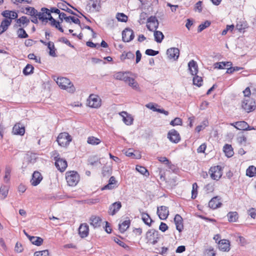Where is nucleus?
<instances>
[{
  "label": "nucleus",
  "mask_w": 256,
  "mask_h": 256,
  "mask_svg": "<svg viewBox=\"0 0 256 256\" xmlns=\"http://www.w3.org/2000/svg\"><path fill=\"white\" fill-rule=\"evenodd\" d=\"M56 84L62 89L68 92L72 93L75 91V88L70 80L66 78H58L56 80Z\"/></svg>",
  "instance_id": "f257e3e1"
},
{
  "label": "nucleus",
  "mask_w": 256,
  "mask_h": 256,
  "mask_svg": "<svg viewBox=\"0 0 256 256\" xmlns=\"http://www.w3.org/2000/svg\"><path fill=\"white\" fill-rule=\"evenodd\" d=\"M160 238V236L158 231L154 229L149 230L146 234V239L147 240L146 243L152 245L156 244Z\"/></svg>",
  "instance_id": "f03ea898"
},
{
  "label": "nucleus",
  "mask_w": 256,
  "mask_h": 256,
  "mask_svg": "<svg viewBox=\"0 0 256 256\" xmlns=\"http://www.w3.org/2000/svg\"><path fill=\"white\" fill-rule=\"evenodd\" d=\"M66 178L68 185L72 186H76L80 180L78 174L74 171L67 172Z\"/></svg>",
  "instance_id": "7ed1b4c3"
},
{
  "label": "nucleus",
  "mask_w": 256,
  "mask_h": 256,
  "mask_svg": "<svg viewBox=\"0 0 256 256\" xmlns=\"http://www.w3.org/2000/svg\"><path fill=\"white\" fill-rule=\"evenodd\" d=\"M56 140L60 146H66L72 141V138L68 132H62L58 136Z\"/></svg>",
  "instance_id": "20e7f679"
},
{
  "label": "nucleus",
  "mask_w": 256,
  "mask_h": 256,
  "mask_svg": "<svg viewBox=\"0 0 256 256\" xmlns=\"http://www.w3.org/2000/svg\"><path fill=\"white\" fill-rule=\"evenodd\" d=\"M222 168L220 166L211 167L209 170L210 178L214 180H219L222 175Z\"/></svg>",
  "instance_id": "39448f33"
},
{
  "label": "nucleus",
  "mask_w": 256,
  "mask_h": 256,
  "mask_svg": "<svg viewBox=\"0 0 256 256\" xmlns=\"http://www.w3.org/2000/svg\"><path fill=\"white\" fill-rule=\"evenodd\" d=\"M87 102L88 105L92 108H98L101 106V99L97 95L90 94Z\"/></svg>",
  "instance_id": "423d86ee"
},
{
  "label": "nucleus",
  "mask_w": 256,
  "mask_h": 256,
  "mask_svg": "<svg viewBox=\"0 0 256 256\" xmlns=\"http://www.w3.org/2000/svg\"><path fill=\"white\" fill-rule=\"evenodd\" d=\"M242 106L247 112H250L255 110V102L252 99L248 98L243 100Z\"/></svg>",
  "instance_id": "0eeeda50"
},
{
  "label": "nucleus",
  "mask_w": 256,
  "mask_h": 256,
  "mask_svg": "<svg viewBox=\"0 0 256 256\" xmlns=\"http://www.w3.org/2000/svg\"><path fill=\"white\" fill-rule=\"evenodd\" d=\"M100 0H90L86 9L89 12H98L100 8Z\"/></svg>",
  "instance_id": "6e6552de"
},
{
  "label": "nucleus",
  "mask_w": 256,
  "mask_h": 256,
  "mask_svg": "<svg viewBox=\"0 0 256 256\" xmlns=\"http://www.w3.org/2000/svg\"><path fill=\"white\" fill-rule=\"evenodd\" d=\"M37 158L38 156L36 154L32 152L28 153L24 157V162H23L22 167L26 168L28 164H34L36 162Z\"/></svg>",
  "instance_id": "1a4fd4ad"
},
{
  "label": "nucleus",
  "mask_w": 256,
  "mask_h": 256,
  "mask_svg": "<svg viewBox=\"0 0 256 256\" xmlns=\"http://www.w3.org/2000/svg\"><path fill=\"white\" fill-rule=\"evenodd\" d=\"M146 27L150 31H154V30H156L159 26V22L155 16H151L147 20Z\"/></svg>",
  "instance_id": "9d476101"
},
{
  "label": "nucleus",
  "mask_w": 256,
  "mask_h": 256,
  "mask_svg": "<svg viewBox=\"0 0 256 256\" xmlns=\"http://www.w3.org/2000/svg\"><path fill=\"white\" fill-rule=\"evenodd\" d=\"M134 37V31L130 28H126L122 32V39L124 42H130Z\"/></svg>",
  "instance_id": "9b49d317"
},
{
  "label": "nucleus",
  "mask_w": 256,
  "mask_h": 256,
  "mask_svg": "<svg viewBox=\"0 0 256 256\" xmlns=\"http://www.w3.org/2000/svg\"><path fill=\"white\" fill-rule=\"evenodd\" d=\"M168 138L171 142L175 144L178 143L180 140L179 133L174 129H172L168 132Z\"/></svg>",
  "instance_id": "f8f14e48"
},
{
  "label": "nucleus",
  "mask_w": 256,
  "mask_h": 256,
  "mask_svg": "<svg viewBox=\"0 0 256 256\" xmlns=\"http://www.w3.org/2000/svg\"><path fill=\"white\" fill-rule=\"evenodd\" d=\"M54 160H56L55 166L58 170L62 172H64L68 166L66 161L57 156L54 158Z\"/></svg>",
  "instance_id": "ddd939ff"
},
{
  "label": "nucleus",
  "mask_w": 256,
  "mask_h": 256,
  "mask_svg": "<svg viewBox=\"0 0 256 256\" xmlns=\"http://www.w3.org/2000/svg\"><path fill=\"white\" fill-rule=\"evenodd\" d=\"M157 214L160 220H166L169 214L168 208L166 206L158 207Z\"/></svg>",
  "instance_id": "4468645a"
},
{
  "label": "nucleus",
  "mask_w": 256,
  "mask_h": 256,
  "mask_svg": "<svg viewBox=\"0 0 256 256\" xmlns=\"http://www.w3.org/2000/svg\"><path fill=\"white\" fill-rule=\"evenodd\" d=\"M42 178L43 177L40 172L38 171H34L30 181L31 184L33 186H38L41 182Z\"/></svg>",
  "instance_id": "2eb2a0df"
},
{
  "label": "nucleus",
  "mask_w": 256,
  "mask_h": 256,
  "mask_svg": "<svg viewBox=\"0 0 256 256\" xmlns=\"http://www.w3.org/2000/svg\"><path fill=\"white\" fill-rule=\"evenodd\" d=\"M16 24L14 26V28H17L20 27L24 28L26 26L30 23V20L26 16H22L16 20Z\"/></svg>",
  "instance_id": "dca6fc26"
},
{
  "label": "nucleus",
  "mask_w": 256,
  "mask_h": 256,
  "mask_svg": "<svg viewBox=\"0 0 256 256\" xmlns=\"http://www.w3.org/2000/svg\"><path fill=\"white\" fill-rule=\"evenodd\" d=\"M44 14L47 16H50V10L46 8H41V12H38L37 11V14H36V16H37L40 20L46 23L48 22V18L46 17H44Z\"/></svg>",
  "instance_id": "f3484780"
},
{
  "label": "nucleus",
  "mask_w": 256,
  "mask_h": 256,
  "mask_svg": "<svg viewBox=\"0 0 256 256\" xmlns=\"http://www.w3.org/2000/svg\"><path fill=\"white\" fill-rule=\"evenodd\" d=\"M166 54L170 59L176 60L180 55V50L176 48H171L167 50Z\"/></svg>",
  "instance_id": "a211bd4d"
},
{
  "label": "nucleus",
  "mask_w": 256,
  "mask_h": 256,
  "mask_svg": "<svg viewBox=\"0 0 256 256\" xmlns=\"http://www.w3.org/2000/svg\"><path fill=\"white\" fill-rule=\"evenodd\" d=\"M119 114L122 118V120L126 124L130 126L132 124L134 119L127 112L123 111L120 112Z\"/></svg>",
  "instance_id": "6ab92c4d"
},
{
  "label": "nucleus",
  "mask_w": 256,
  "mask_h": 256,
  "mask_svg": "<svg viewBox=\"0 0 256 256\" xmlns=\"http://www.w3.org/2000/svg\"><path fill=\"white\" fill-rule=\"evenodd\" d=\"M89 232V228L87 224L84 223L80 225L78 228V234L80 237L84 238L86 237Z\"/></svg>",
  "instance_id": "aec40b11"
},
{
  "label": "nucleus",
  "mask_w": 256,
  "mask_h": 256,
  "mask_svg": "<svg viewBox=\"0 0 256 256\" xmlns=\"http://www.w3.org/2000/svg\"><path fill=\"white\" fill-rule=\"evenodd\" d=\"M122 208V204L120 202H116L112 204L108 210V214L110 215H114Z\"/></svg>",
  "instance_id": "412c9836"
},
{
  "label": "nucleus",
  "mask_w": 256,
  "mask_h": 256,
  "mask_svg": "<svg viewBox=\"0 0 256 256\" xmlns=\"http://www.w3.org/2000/svg\"><path fill=\"white\" fill-rule=\"evenodd\" d=\"M236 126V129L242 130H254V127H250L245 121H239L235 122Z\"/></svg>",
  "instance_id": "4be33fe9"
},
{
  "label": "nucleus",
  "mask_w": 256,
  "mask_h": 256,
  "mask_svg": "<svg viewBox=\"0 0 256 256\" xmlns=\"http://www.w3.org/2000/svg\"><path fill=\"white\" fill-rule=\"evenodd\" d=\"M218 248L223 252H228L230 250V242L229 240L224 239L219 240Z\"/></svg>",
  "instance_id": "5701e85b"
},
{
  "label": "nucleus",
  "mask_w": 256,
  "mask_h": 256,
  "mask_svg": "<svg viewBox=\"0 0 256 256\" xmlns=\"http://www.w3.org/2000/svg\"><path fill=\"white\" fill-rule=\"evenodd\" d=\"M174 222L176 230L181 232L184 228L182 218L180 214H176L174 216Z\"/></svg>",
  "instance_id": "b1692460"
},
{
  "label": "nucleus",
  "mask_w": 256,
  "mask_h": 256,
  "mask_svg": "<svg viewBox=\"0 0 256 256\" xmlns=\"http://www.w3.org/2000/svg\"><path fill=\"white\" fill-rule=\"evenodd\" d=\"M90 224L96 228H98L101 226L102 220L99 216H92L90 219Z\"/></svg>",
  "instance_id": "393cba45"
},
{
  "label": "nucleus",
  "mask_w": 256,
  "mask_h": 256,
  "mask_svg": "<svg viewBox=\"0 0 256 256\" xmlns=\"http://www.w3.org/2000/svg\"><path fill=\"white\" fill-rule=\"evenodd\" d=\"M188 70L192 75H196L198 72V66L196 62L190 60L188 64Z\"/></svg>",
  "instance_id": "a878e982"
},
{
  "label": "nucleus",
  "mask_w": 256,
  "mask_h": 256,
  "mask_svg": "<svg viewBox=\"0 0 256 256\" xmlns=\"http://www.w3.org/2000/svg\"><path fill=\"white\" fill-rule=\"evenodd\" d=\"M12 132L14 134L23 136L25 132L24 127L20 124H17L13 127Z\"/></svg>",
  "instance_id": "bb28decb"
},
{
  "label": "nucleus",
  "mask_w": 256,
  "mask_h": 256,
  "mask_svg": "<svg viewBox=\"0 0 256 256\" xmlns=\"http://www.w3.org/2000/svg\"><path fill=\"white\" fill-rule=\"evenodd\" d=\"M222 203L220 202V199L218 196L214 197L208 202V206L212 209H216L220 207Z\"/></svg>",
  "instance_id": "cd10ccee"
},
{
  "label": "nucleus",
  "mask_w": 256,
  "mask_h": 256,
  "mask_svg": "<svg viewBox=\"0 0 256 256\" xmlns=\"http://www.w3.org/2000/svg\"><path fill=\"white\" fill-rule=\"evenodd\" d=\"M11 24V20L7 18L3 20L0 25V34L6 31Z\"/></svg>",
  "instance_id": "c85d7f7f"
},
{
  "label": "nucleus",
  "mask_w": 256,
  "mask_h": 256,
  "mask_svg": "<svg viewBox=\"0 0 256 256\" xmlns=\"http://www.w3.org/2000/svg\"><path fill=\"white\" fill-rule=\"evenodd\" d=\"M223 150L226 156H228V158L232 157L234 154L233 148L232 146L230 144H225L224 146Z\"/></svg>",
  "instance_id": "c756f323"
},
{
  "label": "nucleus",
  "mask_w": 256,
  "mask_h": 256,
  "mask_svg": "<svg viewBox=\"0 0 256 256\" xmlns=\"http://www.w3.org/2000/svg\"><path fill=\"white\" fill-rule=\"evenodd\" d=\"M232 64L231 62H218L214 64V68L224 69V67L231 66Z\"/></svg>",
  "instance_id": "7c9ffc66"
},
{
  "label": "nucleus",
  "mask_w": 256,
  "mask_h": 256,
  "mask_svg": "<svg viewBox=\"0 0 256 256\" xmlns=\"http://www.w3.org/2000/svg\"><path fill=\"white\" fill-rule=\"evenodd\" d=\"M125 82L136 90H138V83L132 78L128 76Z\"/></svg>",
  "instance_id": "2f4dec72"
},
{
  "label": "nucleus",
  "mask_w": 256,
  "mask_h": 256,
  "mask_svg": "<svg viewBox=\"0 0 256 256\" xmlns=\"http://www.w3.org/2000/svg\"><path fill=\"white\" fill-rule=\"evenodd\" d=\"M130 224V220H126L123 222L122 224H120L119 230L120 232H124L129 227Z\"/></svg>",
  "instance_id": "473e14b6"
},
{
  "label": "nucleus",
  "mask_w": 256,
  "mask_h": 256,
  "mask_svg": "<svg viewBox=\"0 0 256 256\" xmlns=\"http://www.w3.org/2000/svg\"><path fill=\"white\" fill-rule=\"evenodd\" d=\"M28 238L32 244L38 246L41 245L43 242V239L40 237L28 236Z\"/></svg>",
  "instance_id": "72a5a7b5"
},
{
  "label": "nucleus",
  "mask_w": 256,
  "mask_h": 256,
  "mask_svg": "<svg viewBox=\"0 0 256 256\" xmlns=\"http://www.w3.org/2000/svg\"><path fill=\"white\" fill-rule=\"evenodd\" d=\"M154 32L155 41H156L158 43L162 42L163 39L164 38V35L162 32L158 30H154Z\"/></svg>",
  "instance_id": "f704fd0d"
},
{
  "label": "nucleus",
  "mask_w": 256,
  "mask_h": 256,
  "mask_svg": "<svg viewBox=\"0 0 256 256\" xmlns=\"http://www.w3.org/2000/svg\"><path fill=\"white\" fill-rule=\"evenodd\" d=\"M58 7L64 11H66V12L73 14V15H76V14L71 9L68 8L66 4L64 2H59L58 4Z\"/></svg>",
  "instance_id": "c9c22d12"
},
{
  "label": "nucleus",
  "mask_w": 256,
  "mask_h": 256,
  "mask_svg": "<svg viewBox=\"0 0 256 256\" xmlns=\"http://www.w3.org/2000/svg\"><path fill=\"white\" fill-rule=\"evenodd\" d=\"M227 216L230 222H236L238 219V214L236 212H229Z\"/></svg>",
  "instance_id": "e433bc0d"
},
{
  "label": "nucleus",
  "mask_w": 256,
  "mask_h": 256,
  "mask_svg": "<svg viewBox=\"0 0 256 256\" xmlns=\"http://www.w3.org/2000/svg\"><path fill=\"white\" fill-rule=\"evenodd\" d=\"M142 220L144 224L148 226H150L153 220L150 218V216L147 213H142Z\"/></svg>",
  "instance_id": "4c0bfd02"
},
{
  "label": "nucleus",
  "mask_w": 256,
  "mask_h": 256,
  "mask_svg": "<svg viewBox=\"0 0 256 256\" xmlns=\"http://www.w3.org/2000/svg\"><path fill=\"white\" fill-rule=\"evenodd\" d=\"M8 187L6 186H2L0 188V198L4 199L8 196Z\"/></svg>",
  "instance_id": "58836bf2"
},
{
  "label": "nucleus",
  "mask_w": 256,
  "mask_h": 256,
  "mask_svg": "<svg viewBox=\"0 0 256 256\" xmlns=\"http://www.w3.org/2000/svg\"><path fill=\"white\" fill-rule=\"evenodd\" d=\"M101 142L100 140L94 136H89L88 138L87 142L92 145H98Z\"/></svg>",
  "instance_id": "ea45409f"
},
{
  "label": "nucleus",
  "mask_w": 256,
  "mask_h": 256,
  "mask_svg": "<svg viewBox=\"0 0 256 256\" xmlns=\"http://www.w3.org/2000/svg\"><path fill=\"white\" fill-rule=\"evenodd\" d=\"M114 76L116 79L124 80L125 82L128 76L126 73L118 72L114 74Z\"/></svg>",
  "instance_id": "a19ab883"
},
{
  "label": "nucleus",
  "mask_w": 256,
  "mask_h": 256,
  "mask_svg": "<svg viewBox=\"0 0 256 256\" xmlns=\"http://www.w3.org/2000/svg\"><path fill=\"white\" fill-rule=\"evenodd\" d=\"M16 34L18 38H25L28 37V34L23 28H19L16 31Z\"/></svg>",
  "instance_id": "79ce46f5"
},
{
  "label": "nucleus",
  "mask_w": 256,
  "mask_h": 256,
  "mask_svg": "<svg viewBox=\"0 0 256 256\" xmlns=\"http://www.w3.org/2000/svg\"><path fill=\"white\" fill-rule=\"evenodd\" d=\"M48 48L50 50L49 54L52 56H56V48L53 42H48Z\"/></svg>",
  "instance_id": "37998d69"
},
{
  "label": "nucleus",
  "mask_w": 256,
  "mask_h": 256,
  "mask_svg": "<svg viewBox=\"0 0 256 256\" xmlns=\"http://www.w3.org/2000/svg\"><path fill=\"white\" fill-rule=\"evenodd\" d=\"M246 174L250 178L254 176L256 174V168L254 166H250L246 170Z\"/></svg>",
  "instance_id": "c03bdc74"
},
{
  "label": "nucleus",
  "mask_w": 256,
  "mask_h": 256,
  "mask_svg": "<svg viewBox=\"0 0 256 256\" xmlns=\"http://www.w3.org/2000/svg\"><path fill=\"white\" fill-rule=\"evenodd\" d=\"M194 76L193 78L194 84L196 85L198 87L202 86L203 81L202 78L197 76L196 74Z\"/></svg>",
  "instance_id": "a18cd8bd"
},
{
  "label": "nucleus",
  "mask_w": 256,
  "mask_h": 256,
  "mask_svg": "<svg viewBox=\"0 0 256 256\" xmlns=\"http://www.w3.org/2000/svg\"><path fill=\"white\" fill-rule=\"evenodd\" d=\"M34 67L30 64H28L23 70V73L24 75L28 76L33 72Z\"/></svg>",
  "instance_id": "49530a36"
},
{
  "label": "nucleus",
  "mask_w": 256,
  "mask_h": 256,
  "mask_svg": "<svg viewBox=\"0 0 256 256\" xmlns=\"http://www.w3.org/2000/svg\"><path fill=\"white\" fill-rule=\"evenodd\" d=\"M136 170L143 175L146 176H149V172L144 166H136Z\"/></svg>",
  "instance_id": "de8ad7c7"
},
{
  "label": "nucleus",
  "mask_w": 256,
  "mask_h": 256,
  "mask_svg": "<svg viewBox=\"0 0 256 256\" xmlns=\"http://www.w3.org/2000/svg\"><path fill=\"white\" fill-rule=\"evenodd\" d=\"M88 162L90 165L92 166L97 165L98 164H100V162L99 161L98 158L96 156L90 158Z\"/></svg>",
  "instance_id": "09e8293b"
},
{
  "label": "nucleus",
  "mask_w": 256,
  "mask_h": 256,
  "mask_svg": "<svg viewBox=\"0 0 256 256\" xmlns=\"http://www.w3.org/2000/svg\"><path fill=\"white\" fill-rule=\"evenodd\" d=\"M210 22L208 20H206L204 23L200 24V25H199L198 28V32H202L204 30L208 27L210 26Z\"/></svg>",
  "instance_id": "8fccbe9b"
},
{
  "label": "nucleus",
  "mask_w": 256,
  "mask_h": 256,
  "mask_svg": "<svg viewBox=\"0 0 256 256\" xmlns=\"http://www.w3.org/2000/svg\"><path fill=\"white\" fill-rule=\"evenodd\" d=\"M116 18L118 21L121 22H126L128 19V16L124 13H118Z\"/></svg>",
  "instance_id": "3c124183"
},
{
  "label": "nucleus",
  "mask_w": 256,
  "mask_h": 256,
  "mask_svg": "<svg viewBox=\"0 0 256 256\" xmlns=\"http://www.w3.org/2000/svg\"><path fill=\"white\" fill-rule=\"evenodd\" d=\"M182 120L180 118H176L170 122V124L172 126L182 125Z\"/></svg>",
  "instance_id": "603ef678"
},
{
  "label": "nucleus",
  "mask_w": 256,
  "mask_h": 256,
  "mask_svg": "<svg viewBox=\"0 0 256 256\" xmlns=\"http://www.w3.org/2000/svg\"><path fill=\"white\" fill-rule=\"evenodd\" d=\"M198 188V186L196 182H194L192 184V199L196 198L197 196Z\"/></svg>",
  "instance_id": "864d4df0"
},
{
  "label": "nucleus",
  "mask_w": 256,
  "mask_h": 256,
  "mask_svg": "<svg viewBox=\"0 0 256 256\" xmlns=\"http://www.w3.org/2000/svg\"><path fill=\"white\" fill-rule=\"evenodd\" d=\"M26 14H30L31 16H36V14H37V10H36L34 8L32 7H27L26 8Z\"/></svg>",
  "instance_id": "5fc2aeb1"
},
{
  "label": "nucleus",
  "mask_w": 256,
  "mask_h": 256,
  "mask_svg": "<svg viewBox=\"0 0 256 256\" xmlns=\"http://www.w3.org/2000/svg\"><path fill=\"white\" fill-rule=\"evenodd\" d=\"M34 256H49V252L47 250L36 252H34Z\"/></svg>",
  "instance_id": "6e6d98bb"
},
{
  "label": "nucleus",
  "mask_w": 256,
  "mask_h": 256,
  "mask_svg": "<svg viewBox=\"0 0 256 256\" xmlns=\"http://www.w3.org/2000/svg\"><path fill=\"white\" fill-rule=\"evenodd\" d=\"M112 172V168L109 166H104L102 170V174L104 176H109Z\"/></svg>",
  "instance_id": "4d7b16f0"
},
{
  "label": "nucleus",
  "mask_w": 256,
  "mask_h": 256,
  "mask_svg": "<svg viewBox=\"0 0 256 256\" xmlns=\"http://www.w3.org/2000/svg\"><path fill=\"white\" fill-rule=\"evenodd\" d=\"M158 160L162 163H163L166 165L167 166H170L171 162L169 161V160L166 157H158Z\"/></svg>",
  "instance_id": "13d9d810"
},
{
  "label": "nucleus",
  "mask_w": 256,
  "mask_h": 256,
  "mask_svg": "<svg viewBox=\"0 0 256 256\" xmlns=\"http://www.w3.org/2000/svg\"><path fill=\"white\" fill-rule=\"evenodd\" d=\"M146 54L150 56H154L159 53L158 51L154 50L152 49H147L145 52Z\"/></svg>",
  "instance_id": "bf43d9fd"
},
{
  "label": "nucleus",
  "mask_w": 256,
  "mask_h": 256,
  "mask_svg": "<svg viewBox=\"0 0 256 256\" xmlns=\"http://www.w3.org/2000/svg\"><path fill=\"white\" fill-rule=\"evenodd\" d=\"M202 2L201 1H198L196 3L194 6V10H198L199 12H202Z\"/></svg>",
  "instance_id": "052dcab7"
},
{
  "label": "nucleus",
  "mask_w": 256,
  "mask_h": 256,
  "mask_svg": "<svg viewBox=\"0 0 256 256\" xmlns=\"http://www.w3.org/2000/svg\"><path fill=\"white\" fill-rule=\"evenodd\" d=\"M206 148V145L205 143L202 144L197 149L198 153H203L204 152Z\"/></svg>",
  "instance_id": "680f3d73"
},
{
  "label": "nucleus",
  "mask_w": 256,
  "mask_h": 256,
  "mask_svg": "<svg viewBox=\"0 0 256 256\" xmlns=\"http://www.w3.org/2000/svg\"><path fill=\"white\" fill-rule=\"evenodd\" d=\"M205 190L208 192H212L214 190V185L212 184H208L205 186Z\"/></svg>",
  "instance_id": "e2e57ef3"
},
{
  "label": "nucleus",
  "mask_w": 256,
  "mask_h": 256,
  "mask_svg": "<svg viewBox=\"0 0 256 256\" xmlns=\"http://www.w3.org/2000/svg\"><path fill=\"white\" fill-rule=\"evenodd\" d=\"M48 16V17L47 18L48 20H49L50 21V24L52 26H54L58 23L59 22H58L56 21V20L51 15Z\"/></svg>",
  "instance_id": "0e129e2a"
},
{
  "label": "nucleus",
  "mask_w": 256,
  "mask_h": 256,
  "mask_svg": "<svg viewBox=\"0 0 256 256\" xmlns=\"http://www.w3.org/2000/svg\"><path fill=\"white\" fill-rule=\"evenodd\" d=\"M86 44L87 46L92 48H100V45L98 44H94L90 41L86 42Z\"/></svg>",
  "instance_id": "69168bd1"
},
{
  "label": "nucleus",
  "mask_w": 256,
  "mask_h": 256,
  "mask_svg": "<svg viewBox=\"0 0 256 256\" xmlns=\"http://www.w3.org/2000/svg\"><path fill=\"white\" fill-rule=\"evenodd\" d=\"M159 229L162 232H164L168 229V226L166 224L162 222L159 226Z\"/></svg>",
  "instance_id": "338daca9"
},
{
  "label": "nucleus",
  "mask_w": 256,
  "mask_h": 256,
  "mask_svg": "<svg viewBox=\"0 0 256 256\" xmlns=\"http://www.w3.org/2000/svg\"><path fill=\"white\" fill-rule=\"evenodd\" d=\"M248 214L253 218H254L256 216V210L254 208H251L248 210Z\"/></svg>",
  "instance_id": "774afa93"
}]
</instances>
